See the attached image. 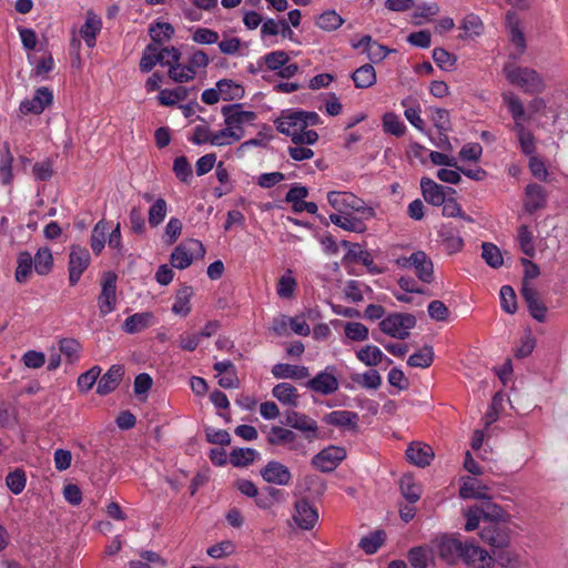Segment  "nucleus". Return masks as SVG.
Masks as SVG:
<instances>
[{
    "label": "nucleus",
    "instance_id": "1",
    "mask_svg": "<svg viewBox=\"0 0 568 568\" xmlns=\"http://www.w3.org/2000/svg\"><path fill=\"white\" fill-rule=\"evenodd\" d=\"M493 509L491 518H485L484 525L480 526V539L491 547L493 555L503 566H510L515 558L506 548L510 544V528L506 520L503 519L504 511L496 505H489L488 509Z\"/></svg>",
    "mask_w": 568,
    "mask_h": 568
},
{
    "label": "nucleus",
    "instance_id": "2",
    "mask_svg": "<svg viewBox=\"0 0 568 568\" xmlns=\"http://www.w3.org/2000/svg\"><path fill=\"white\" fill-rule=\"evenodd\" d=\"M506 80L526 94H539L546 89L542 77L534 69L507 61L503 67Z\"/></svg>",
    "mask_w": 568,
    "mask_h": 568
},
{
    "label": "nucleus",
    "instance_id": "3",
    "mask_svg": "<svg viewBox=\"0 0 568 568\" xmlns=\"http://www.w3.org/2000/svg\"><path fill=\"white\" fill-rule=\"evenodd\" d=\"M416 325V317L408 313H393L379 322V329L398 339L409 336V331Z\"/></svg>",
    "mask_w": 568,
    "mask_h": 568
},
{
    "label": "nucleus",
    "instance_id": "4",
    "mask_svg": "<svg viewBox=\"0 0 568 568\" xmlns=\"http://www.w3.org/2000/svg\"><path fill=\"white\" fill-rule=\"evenodd\" d=\"M397 264L403 268H414L416 276L426 284L434 280L433 261L424 251H416L407 257H400Z\"/></svg>",
    "mask_w": 568,
    "mask_h": 568
},
{
    "label": "nucleus",
    "instance_id": "5",
    "mask_svg": "<svg viewBox=\"0 0 568 568\" xmlns=\"http://www.w3.org/2000/svg\"><path fill=\"white\" fill-rule=\"evenodd\" d=\"M465 541L459 536L444 534L434 540L437 555L448 565H454L463 557Z\"/></svg>",
    "mask_w": 568,
    "mask_h": 568
},
{
    "label": "nucleus",
    "instance_id": "6",
    "mask_svg": "<svg viewBox=\"0 0 568 568\" xmlns=\"http://www.w3.org/2000/svg\"><path fill=\"white\" fill-rule=\"evenodd\" d=\"M224 115L225 125L230 126L231 130L241 134V139L244 136V125L252 124L257 115L253 111H244L242 104H226L221 109Z\"/></svg>",
    "mask_w": 568,
    "mask_h": 568
},
{
    "label": "nucleus",
    "instance_id": "7",
    "mask_svg": "<svg viewBox=\"0 0 568 568\" xmlns=\"http://www.w3.org/2000/svg\"><path fill=\"white\" fill-rule=\"evenodd\" d=\"M195 254L201 256L205 254L202 242L194 239L183 242L172 252L170 260L171 265L175 268L184 270L192 264Z\"/></svg>",
    "mask_w": 568,
    "mask_h": 568
},
{
    "label": "nucleus",
    "instance_id": "8",
    "mask_svg": "<svg viewBox=\"0 0 568 568\" xmlns=\"http://www.w3.org/2000/svg\"><path fill=\"white\" fill-rule=\"evenodd\" d=\"M336 367L327 365L323 371L318 372L313 378L308 379L305 384L310 390L321 395H332L338 387L339 383L335 375Z\"/></svg>",
    "mask_w": 568,
    "mask_h": 568
},
{
    "label": "nucleus",
    "instance_id": "9",
    "mask_svg": "<svg viewBox=\"0 0 568 568\" xmlns=\"http://www.w3.org/2000/svg\"><path fill=\"white\" fill-rule=\"evenodd\" d=\"M347 454L344 447L331 445L312 458V466L322 473H331L346 458Z\"/></svg>",
    "mask_w": 568,
    "mask_h": 568
},
{
    "label": "nucleus",
    "instance_id": "10",
    "mask_svg": "<svg viewBox=\"0 0 568 568\" xmlns=\"http://www.w3.org/2000/svg\"><path fill=\"white\" fill-rule=\"evenodd\" d=\"M116 280L118 276L113 272H106L102 278V290L98 297L99 311L105 316L114 311L116 304Z\"/></svg>",
    "mask_w": 568,
    "mask_h": 568
},
{
    "label": "nucleus",
    "instance_id": "11",
    "mask_svg": "<svg viewBox=\"0 0 568 568\" xmlns=\"http://www.w3.org/2000/svg\"><path fill=\"white\" fill-rule=\"evenodd\" d=\"M90 253L85 247L72 245L69 254V284L74 286L90 265Z\"/></svg>",
    "mask_w": 568,
    "mask_h": 568
},
{
    "label": "nucleus",
    "instance_id": "12",
    "mask_svg": "<svg viewBox=\"0 0 568 568\" xmlns=\"http://www.w3.org/2000/svg\"><path fill=\"white\" fill-rule=\"evenodd\" d=\"M504 104L507 105L508 111L510 112L513 120H514V126L513 130L516 132L517 138L526 134L529 132L524 125V122L529 120V116L526 114L524 104L520 100V98L515 94L514 92H504L501 94Z\"/></svg>",
    "mask_w": 568,
    "mask_h": 568
},
{
    "label": "nucleus",
    "instance_id": "13",
    "mask_svg": "<svg viewBox=\"0 0 568 568\" xmlns=\"http://www.w3.org/2000/svg\"><path fill=\"white\" fill-rule=\"evenodd\" d=\"M48 41H44L39 47V52H30L28 53V61L32 69V77L40 78L41 80H47L49 78V73L54 69V59L51 52L48 51Z\"/></svg>",
    "mask_w": 568,
    "mask_h": 568
},
{
    "label": "nucleus",
    "instance_id": "14",
    "mask_svg": "<svg viewBox=\"0 0 568 568\" xmlns=\"http://www.w3.org/2000/svg\"><path fill=\"white\" fill-rule=\"evenodd\" d=\"M53 92L48 87H40L34 91L31 99H26L20 103V112L22 114H41L48 106L53 103Z\"/></svg>",
    "mask_w": 568,
    "mask_h": 568
},
{
    "label": "nucleus",
    "instance_id": "15",
    "mask_svg": "<svg viewBox=\"0 0 568 568\" xmlns=\"http://www.w3.org/2000/svg\"><path fill=\"white\" fill-rule=\"evenodd\" d=\"M284 416V424L302 432L310 442L317 437V423L306 414L296 410H286Z\"/></svg>",
    "mask_w": 568,
    "mask_h": 568
},
{
    "label": "nucleus",
    "instance_id": "16",
    "mask_svg": "<svg viewBox=\"0 0 568 568\" xmlns=\"http://www.w3.org/2000/svg\"><path fill=\"white\" fill-rule=\"evenodd\" d=\"M274 124L280 133L291 136L292 142H294V136L304 130L298 110H284Z\"/></svg>",
    "mask_w": 568,
    "mask_h": 568
},
{
    "label": "nucleus",
    "instance_id": "17",
    "mask_svg": "<svg viewBox=\"0 0 568 568\" xmlns=\"http://www.w3.org/2000/svg\"><path fill=\"white\" fill-rule=\"evenodd\" d=\"M260 474L266 483L278 486L290 485L293 477L290 468L276 460H270Z\"/></svg>",
    "mask_w": 568,
    "mask_h": 568
},
{
    "label": "nucleus",
    "instance_id": "18",
    "mask_svg": "<svg viewBox=\"0 0 568 568\" xmlns=\"http://www.w3.org/2000/svg\"><path fill=\"white\" fill-rule=\"evenodd\" d=\"M521 296L525 300L530 315L539 323L546 321L547 307L539 298L538 292L530 285V283L521 284Z\"/></svg>",
    "mask_w": 568,
    "mask_h": 568
},
{
    "label": "nucleus",
    "instance_id": "19",
    "mask_svg": "<svg viewBox=\"0 0 568 568\" xmlns=\"http://www.w3.org/2000/svg\"><path fill=\"white\" fill-rule=\"evenodd\" d=\"M296 525L304 530H311L318 520L317 510L312 504L302 498L295 503V514L293 515Z\"/></svg>",
    "mask_w": 568,
    "mask_h": 568
},
{
    "label": "nucleus",
    "instance_id": "20",
    "mask_svg": "<svg viewBox=\"0 0 568 568\" xmlns=\"http://www.w3.org/2000/svg\"><path fill=\"white\" fill-rule=\"evenodd\" d=\"M548 193L546 189L537 183H529L525 187L524 209L527 213L532 214L547 205Z\"/></svg>",
    "mask_w": 568,
    "mask_h": 568
},
{
    "label": "nucleus",
    "instance_id": "21",
    "mask_svg": "<svg viewBox=\"0 0 568 568\" xmlns=\"http://www.w3.org/2000/svg\"><path fill=\"white\" fill-rule=\"evenodd\" d=\"M438 237L448 254L458 253L464 247L460 231L453 223L442 224L438 230Z\"/></svg>",
    "mask_w": 568,
    "mask_h": 568
},
{
    "label": "nucleus",
    "instance_id": "22",
    "mask_svg": "<svg viewBox=\"0 0 568 568\" xmlns=\"http://www.w3.org/2000/svg\"><path fill=\"white\" fill-rule=\"evenodd\" d=\"M420 189L425 201L428 202L429 204L434 206H440L442 203H445V186L436 183L429 178L424 176L420 180ZM447 190L455 193V190H453L452 187H447Z\"/></svg>",
    "mask_w": 568,
    "mask_h": 568
},
{
    "label": "nucleus",
    "instance_id": "23",
    "mask_svg": "<svg viewBox=\"0 0 568 568\" xmlns=\"http://www.w3.org/2000/svg\"><path fill=\"white\" fill-rule=\"evenodd\" d=\"M123 375L124 368L122 365H112L106 373L100 377L97 393L101 396L112 393L119 386Z\"/></svg>",
    "mask_w": 568,
    "mask_h": 568
},
{
    "label": "nucleus",
    "instance_id": "24",
    "mask_svg": "<svg viewBox=\"0 0 568 568\" xmlns=\"http://www.w3.org/2000/svg\"><path fill=\"white\" fill-rule=\"evenodd\" d=\"M408 460L417 467H426L434 458L433 448L422 443H412L406 449Z\"/></svg>",
    "mask_w": 568,
    "mask_h": 568
},
{
    "label": "nucleus",
    "instance_id": "25",
    "mask_svg": "<svg viewBox=\"0 0 568 568\" xmlns=\"http://www.w3.org/2000/svg\"><path fill=\"white\" fill-rule=\"evenodd\" d=\"M272 374L275 378L300 381L310 376L308 367L303 365H292L278 363L272 367Z\"/></svg>",
    "mask_w": 568,
    "mask_h": 568
},
{
    "label": "nucleus",
    "instance_id": "26",
    "mask_svg": "<svg viewBox=\"0 0 568 568\" xmlns=\"http://www.w3.org/2000/svg\"><path fill=\"white\" fill-rule=\"evenodd\" d=\"M352 45L353 48L365 52L372 62L382 61L389 52L387 47L373 41L372 38H361L357 42H353Z\"/></svg>",
    "mask_w": 568,
    "mask_h": 568
},
{
    "label": "nucleus",
    "instance_id": "27",
    "mask_svg": "<svg viewBox=\"0 0 568 568\" xmlns=\"http://www.w3.org/2000/svg\"><path fill=\"white\" fill-rule=\"evenodd\" d=\"M327 201L333 209L343 213L347 209H358L356 204L359 203V197L351 192L331 191L327 193Z\"/></svg>",
    "mask_w": 568,
    "mask_h": 568
},
{
    "label": "nucleus",
    "instance_id": "28",
    "mask_svg": "<svg viewBox=\"0 0 568 568\" xmlns=\"http://www.w3.org/2000/svg\"><path fill=\"white\" fill-rule=\"evenodd\" d=\"M467 565H478L485 567L487 560H491L488 551L474 544L473 541L465 540L463 548L462 559Z\"/></svg>",
    "mask_w": 568,
    "mask_h": 568
},
{
    "label": "nucleus",
    "instance_id": "29",
    "mask_svg": "<svg viewBox=\"0 0 568 568\" xmlns=\"http://www.w3.org/2000/svg\"><path fill=\"white\" fill-rule=\"evenodd\" d=\"M323 420L327 425L336 427H347L349 429L357 428L358 414L351 410H334L326 414Z\"/></svg>",
    "mask_w": 568,
    "mask_h": 568
},
{
    "label": "nucleus",
    "instance_id": "30",
    "mask_svg": "<svg viewBox=\"0 0 568 568\" xmlns=\"http://www.w3.org/2000/svg\"><path fill=\"white\" fill-rule=\"evenodd\" d=\"M151 312L134 313L125 318L123 329L129 334H136L149 328L153 324Z\"/></svg>",
    "mask_w": 568,
    "mask_h": 568
},
{
    "label": "nucleus",
    "instance_id": "31",
    "mask_svg": "<svg viewBox=\"0 0 568 568\" xmlns=\"http://www.w3.org/2000/svg\"><path fill=\"white\" fill-rule=\"evenodd\" d=\"M272 395L282 404L290 407L298 406V392L297 388L290 383H280L272 389Z\"/></svg>",
    "mask_w": 568,
    "mask_h": 568
},
{
    "label": "nucleus",
    "instance_id": "32",
    "mask_svg": "<svg viewBox=\"0 0 568 568\" xmlns=\"http://www.w3.org/2000/svg\"><path fill=\"white\" fill-rule=\"evenodd\" d=\"M355 88L368 89L376 83V71L372 64H363L352 73Z\"/></svg>",
    "mask_w": 568,
    "mask_h": 568
},
{
    "label": "nucleus",
    "instance_id": "33",
    "mask_svg": "<svg viewBox=\"0 0 568 568\" xmlns=\"http://www.w3.org/2000/svg\"><path fill=\"white\" fill-rule=\"evenodd\" d=\"M356 357L358 361L364 363L366 366H377L384 359L389 365L393 361L386 357L383 352L375 345H366L356 352Z\"/></svg>",
    "mask_w": 568,
    "mask_h": 568
},
{
    "label": "nucleus",
    "instance_id": "34",
    "mask_svg": "<svg viewBox=\"0 0 568 568\" xmlns=\"http://www.w3.org/2000/svg\"><path fill=\"white\" fill-rule=\"evenodd\" d=\"M34 268L33 257L28 251L20 252L17 258L14 278L18 283H26Z\"/></svg>",
    "mask_w": 568,
    "mask_h": 568
},
{
    "label": "nucleus",
    "instance_id": "35",
    "mask_svg": "<svg viewBox=\"0 0 568 568\" xmlns=\"http://www.w3.org/2000/svg\"><path fill=\"white\" fill-rule=\"evenodd\" d=\"M193 295V290L191 286H183L176 293L172 312L176 315L186 316L191 312V297Z\"/></svg>",
    "mask_w": 568,
    "mask_h": 568
},
{
    "label": "nucleus",
    "instance_id": "36",
    "mask_svg": "<svg viewBox=\"0 0 568 568\" xmlns=\"http://www.w3.org/2000/svg\"><path fill=\"white\" fill-rule=\"evenodd\" d=\"M34 271L39 275H48L53 267V256L49 247H40L33 257Z\"/></svg>",
    "mask_w": 568,
    "mask_h": 568
},
{
    "label": "nucleus",
    "instance_id": "37",
    "mask_svg": "<svg viewBox=\"0 0 568 568\" xmlns=\"http://www.w3.org/2000/svg\"><path fill=\"white\" fill-rule=\"evenodd\" d=\"M221 98L224 101L239 100L244 95V88L230 79H222L216 82Z\"/></svg>",
    "mask_w": 568,
    "mask_h": 568
},
{
    "label": "nucleus",
    "instance_id": "38",
    "mask_svg": "<svg viewBox=\"0 0 568 568\" xmlns=\"http://www.w3.org/2000/svg\"><path fill=\"white\" fill-rule=\"evenodd\" d=\"M386 532L384 530H375L367 536H364L358 546L367 555L375 554L385 542Z\"/></svg>",
    "mask_w": 568,
    "mask_h": 568
},
{
    "label": "nucleus",
    "instance_id": "39",
    "mask_svg": "<svg viewBox=\"0 0 568 568\" xmlns=\"http://www.w3.org/2000/svg\"><path fill=\"white\" fill-rule=\"evenodd\" d=\"M493 509H484L480 507H470L465 516H466V524H465V530L466 531H473L476 528L484 525L485 518H491Z\"/></svg>",
    "mask_w": 568,
    "mask_h": 568
},
{
    "label": "nucleus",
    "instance_id": "40",
    "mask_svg": "<svg viewBox=\"0 0 568 568\" xmlns=\"http://www.w3.org/2000/svg\"><path fill=\"white\" fill-rule=\"evenodd\" d=\"M433 550L426 546H416L408 550L407 559L413 568H427Z\"/></svg>",
    "mask_w": 568,
    "mask_h": 568
},
{
    "label": "nucleus",
    "instance_id": "41",
    "mask_svg": "<svg viewBox=\"0 0 568 568\" xmlns=\"http://www.w3.org/2000/svg\"><path fill=\"white\" fill-rule=\"evenodd\" d=\"M459 495L462 498H486V487L481 486L480 483L471 477H467L459 488Z\"/></svg>",
    "mask_w": 568,
    "mask_h": 568
},
{
    "label": "nucleus",
    "instance_id": "42",
    "mask_svg": "<svg viewBox=\"0 0 568 568\" xmlns=\"http://www.w3.org/2000/svg\"><path fill=\"white\" fill-rule=\"evenodd\" d=\"M382 125L385 133L403 136L406 132L405 123L393 112H386L382 118Z\"/></svg>",
    "mask_w": 568,
    "mask_h": 568
},
{
    "label": "nucleus",
    "instance_id": "43",
    "mask_svg": "<svg viewBox=\"0 0 568 568\" xmlns=\"http://www.w3.org/2000/svg\"><path fill=\"white\" fill-rule=\"evenodd\" d=\"M329 220L333 224L345 231L363 232L365 230L364 223L359 219L354 216L332 213L329 215Z\"/></svg>",
    "mask_w": 568,
    "mask_h": 568
},
{
    "label": "nucleus",
    "instance_id": "44",
    "mask_svg": "<svg viewBox=\"0 0 568 568\" xmlns=\"http://www.w3.org/2000/svg\"><path fill=\"white\" fill-rule=\"evenodd\" d=\"M258 453L253 448H234L230 453V463L235 467H246L251 465Z\"/></svg>",
    "mask_w": 568,
    "mask_h": 568
},
{
    "label": "nucleus",
    "instance_id": "45",
    "mask_svg": "<svg viewBox=\"0 0 568 568\" xmlns=\"http://www.w3.org/2000/svg\"><path fill=\"white\" fill-rule=\"evenodd\" d=\"M433 347L425 345L422 349L415 352L408 357L407 364L412 367L427 368L433 364Z\"/></svg>",
    "mask_w": 568,
    "mask_h": 568
},
{
    "label": "nucleus",
    "instance_id": "46",
    "mask_svg": "<svg viewBox=\"0 0 568 568\" xmlns=\"http://www.w3.org/2000/svg\"><path fill=\"white\" fill-rule=\"evenodd\" d=\"M156 47L158 38H152V42L145 48L140 60V69L142 72H150L156 64H159Z\"/></svg>",
    "mask_w": 568,
    "mask_h": 568
},
{
    "label": "nucleus",
    "instance_id": "47",
    "mask_svg": "<svg viewBox=\"0 0 568 568\" xmlns=\"http://www.w3.org/2000/svg\"><path fill=\"white\" fill-rule=\"evenodd\" d=\"M6 485L12 494H21L27 485L26 471L21 468L10 471L6 477Z\"/></svg>",
    "mask_w": 568,
    "mask_h": 568
},
{
    "label": "nucleus",
    "instance_id": "48",
    "mask_svg": "<svg viewBox=\"0 0 568 568\" xmlns=\"http://www.w3.org/2000/svg\"><path fill=\"white\" fill-rule=\"evenodd\" d=\"M241 140V134L231 130L230 126L225 125L224 129L213 131L212 145L214 146H226L232 145Z\"/></svg>",
    "mask_w": 568,
    "mask_h": 568
},
{
    "label": "nucleus",
    "instance_id": "49",
    "mask_svg": "<svg viewBox=\"0 0 568 568\" xmlns=\"http://www.w3.org/2000/svg\"><path fill=\"white\" fill-rule=\"evenodd\" d=\"M481 248V257L490 267L498 268L503 265V255L500 250L495 244L484 242Z\"/></svg>",
    "mask_w": 568,
    "mask_h": 568
},
{
    "label": "nucleus",
    "instance_id": "50",
    "mask_svg": "<svg viewBox=\"0 0 568 568\" xmlns=\"http://www.w3.org/2000/svg\"><path fill=\"white\" fill-rule=\"evenodd\" d=\"M102 30V19L92 10L85 13V21L80 29V36H97Z\"/></svg>",
    "mask_w": 568,
    "mask_h": 568
},
{
    "label": "nucleus",
    "instance_id": "51",
    "mask_svg": "<svg viewBox=\"0 0 568 568\" xmlns=\"http://www.w3.org/2000/svg\"><path fill=\"white\" fill-rule=\"evenodd\" d=\"M186 97H187L186 89L183 87H178L174 90H168V89L161 90L158 95V99H159L160 104L170 106V105H174L179 101L185 100Z\"/></svg>",
    "mask_w": 568,
    "mask_h": 568
},
{
    "label": "nucleus",
    "instance_id": "52",
    "mask_svg": "<svg viewBox=\"0 0 568 568\" xmlns=\"http://www.w3.org/2000/svg\"><path fill=\"white\" fill-rule=\"evenodd\" d=\"M161 40L162 38H158L159 64L174 65L180 59V52L174 47H165Z\"/></svg>",
    "mask_w": 568,
    "mask_h": 568
},
{
    "label": "nucleus",
    "instance_id": "53",
    "mask_svg": "<svg viewBox=\"0 0 568 568\" xmlns=\"http://www.w3.org/2000/svg\"><path fill=\"white\" fill-rule=\"evenodd\" d=\"M168 204L166 201L162 197L154 201V203L149 209V223L151 226L160 225L166 215Z\"/></svg>",
    "mask_w": 568,
    "mask_h": 568
},
{
    "label": "nucleus",
    "instance_id": "54",
    "mask_svg": "<svg viewBox=\"0 0 568 568\" xmlns=\"http://www.w3.org/2000/svg\"><path fill=\"white\" fill-rule=\"evenodd\" d=\"M173 172L175 176L183 183L189 184L192 180V168L186 156L181 155L174 159Z\"/></svg>",
    "mask_w": 568,
    "mask_h": 568
},
{
    "label": "nucleus",
    "instance_id": "55",
    "mask_svg": "<svg viewBox=\"0 0 568 568\" xmlns=\"http://www.w3.org/2000/svg\"><path fill=\"white\" fill-rule=\"evenodd\" d=\"M500 306L508 314L517 311V298L514 288L510 285H504L500 288Z\"/></svg>",
    "mask_w": 568,
    "mask_h": 568
},
{
    "label": "nucleus",
    "instance_id": "56",
    "mask_svg": "<svg viewBox=\"0 0 568 568\" xmlns=\"http://www.w3.org/2000/svg\"><path fill=\"white\" fill-rule=\"evenodd\" d=\"M353 381L367 389H377L382 385V377L376 369H371L362 375H355Z\"/></svg>",
    "mask_w": 568,
    "mask_h": 568
},
{
    "label": "nucleus",
    "instance_id": "57",
    "mask_svg": "<svg viewBox=\"0 0 568 568\" xmlns=\"http://www.w3.org/2000/svg\"><path fill=\"white\" fill-rule=\"evenodd\" d=\"M344 333L347 338L356 342L368 339V328L359 322H348L344 327Z\"/></svg>",
    "mask_w": 568,
    "mask_h": 568
},
{
    "label": "nucleus",
    "instance_id": "58",
    "mask_svg": "<svg viewBox=\"0 0 568 568\" xmlns=\"http://www.w3.org/2000/svg\"><path fill=\"white\" fill-rule=\"evenodd\" d=\"M296 438V434L292 432L291 429L281 427V426H273L271 428L270 436L267 438L268 443L271 445H280L285 443L294 442Z\"/></svg>",
    "mask_w": 568,
    "mask_h": 568
},
{
    "label": "nucleus",
    "instance_id": "59",
    "mask_svg": "<svg viewBox=\"0 0 568 568\" xmlns=\"http://www.w3.org/2000/svg\"><path fill=\"white\" fill-rule=\"evenodd\" d=\"M342 23H343V19L335 11L324 12L316 20L317 27L324 31H333V30L337 29L338 27H341Z\"/></svg>",
    "mask_w": 568,
    "mask_h": 568
},
{
    "label": "nucleus",
    "instance_id": "60",
    "mask_svg": "<svg viewBox=\"0 0 568 568\" xmlns=\"http://www.w3.org/2000/svg\"><path fill=\"white\" fill-rule=\"evenodd\" d=\"M460 29L466 36H479L484 31V24L478 16L469 13L462 20Z\"/></svg>",
    "mask_w": 568,
    "mask_h": 568
},
{
    "label": "nucleus",
    "instance_id": "61",
    "mask_svg": "<svg viewBox=\"0 0 568 568\" xmlns=\"http://www.w3.org/2000/svg\"><path fill=\"white\" fill-rule=\"evenodd\" d=\"M91 248L95 255H99L105 245V224L100 221L95 224L91 234Z\"/></svg>",
    "mask_w": 568,
    "mask_h": 568
},
{
    "label": "nucleus",
    "instance_id": "62",
    "mask_svg": "<svg viewBox=\"0 0 568 568\" xmlns=\"http://www.w3.org/2000/svg\"><path fill=\"white\" fill-rule=\"evenodd\" d=\"M400 491L409 503H416L420 498V486L415 484L412 477L400 479Z\"/></svg>",
    "mask_w": 568,
    "mask_h": 568
},
{
    "label": "nucleus",
    "instance_id": "63",
    "mask_svg": "<svg viewBox=\"0 0 568 568\" xmlns=\"http://www.w3.org/2000/svg\"><path fill=\"white\" fill-rule=\"evenodd\" d=\"M517 239L523 253L530 257L534 256L535 247L532 244V233L527 225L519 226Z\"/></svg>",
    "mask_w": 568,
    "mask_h": 568
},
{
    "label": "nucleus",
    "instance_id": "64",
    "mask_svg": "<svg viewBox=\"0 0 568 568\" xmlns=\"http://www.w3.org/2000/svg\"><path fill=\"white\" fill-rule=\"evenodd\" d=\"M101 374V368L99 366H93L85 373H82L78 378V387L81 392L87 393L90 390L93 385L97 383L99 376Z\"/></svg>",
    "mask_w": 568,
    "mask_h": 568
}]
</instances>
